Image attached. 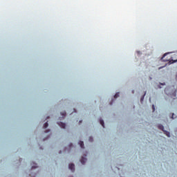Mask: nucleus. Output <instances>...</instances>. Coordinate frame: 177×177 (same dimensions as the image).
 Returning a JSON list of instances; mask_svg holds the SVG:
<instances>
[{
    "label": "nucleus",
    "mask_w": 177,
    "mask_h": 177,
    "mask_svg": "<svg viewBox=\"0 0 177 177\" xmlns=\"http://www.w3.org/2000/svg\"><path fill=\"white\" fill-rule=\"evenodd\" d=\"M167 55H168V53L164 54L163 56L161 57V60H162L163 62H169V64L176 63L177 59L174 60V59H164Z\"/></svg>",
    "instance_id": "obj_1"
},
{
    "label": "nucleus",
    "mask_w": 177,
    "mask_h": 177,
    "mask_svg": "<svg viewBox=\"0 0 177 177\" xmlns=\"http://www.w3.org/2000/svg\"><path fill=\"white\" fill-rule=\"evenodd\" d=\"M68 168L73 172H74L75 171V165H74V164H73V163L69 164Z\"/></svg>",
    "instance_id": "obj_2"
},
{
    "label": "nucleus",
    "mask_w": 177,
    "mask_h": 177,
    "mask_svg": "<svg viewBox=\"0 0 177 177\" xmlns=\"http://www.w3.org/2000/svg\"><path fill=\"white\" fill-rule=\"evenodd\" d=\"M86 155H85L84 156H82L81 160H80V162L83 165L86 162Z\"/></svg>",
    "instance_id": "obj_3"
},
{
    "label": "nucleus",
    "mask_w": 177,
    "mask_h": 177,
    "mask_svg": "<svg viewBox=\"0 0 177 177\" xmlns=\"http://www.w3.org/2000/svg\"><path fill=\"white\" fill-rule=\"evenodd\" d=\"M58 125H59V127H60L61 128H63L64 129L66 128V123H63V122H59L58 123Z\"/></svg>",
    "instance_id": "obj_4"
},
{
    "label": "nucleus",
    "mask_w": 177,
    "mask_h": 177,
    "mask_svg": "<svg viewBox=\"0 0 177 177\" xmlns=\"http://www.w3.org/2000/svg\"><path fill=\"white\" fill-rule=\"evenodd\" d=\"M165 135H166L168 138H170L171 136V133H169V131H167L165 130L163 131Z\"/></svg>",
    "instance_id": "obj_5"
},
{
    "label": "nucleus",
    "mask_w": 177,
    "mask_h": 177,
    "mask_svg": "<svg viewBox=\"0 0 177 177\" xmlns=\"http://www.w3.org/2000/svg\"><path fill=\"white\" fill-rule=\"evenodd\" d=\"M78 143H79L81 149H85V147L84 146V142L82 141H79Z\"/></svg>",
    "instance_id": "obj_6"
},
{
    "label": "nucleus",
    "mask_w": 177,
    "mask_h": 177,
    "mask_svg": "<svg viewBox=\"0 0 177 177\" xmlns=\"http://www.w3.org/2000/svg\"><path fill=\"white\" fill-rule=\"evenodd\" d=\"M176 96V90H175V91L172 93L171 97H173V99H175Z\"/></svg>",
    "instance_id": "obj_7"
},
{
    "label": "nucleus",
    "mask_w": 177,
    "mask_h": 177,
    "mask_svg": "<svg viewBox=\"0 0 177 177\" xmlns=\"http://www.w3.org/2000/svg\"><path fill=\"white\" fill-rule=\"evenodd\" d=\"M100 123L102 125V127H103V128H104V121H103V120H100Z\"/></svg>",
    "instance_id": "obj_8"
},
{
    "label": "nucleus",
    "mask_w": 177,
    "mask_h": 177,
    "mask_svg": "<svg viewBox=\"0 0 177 177\" xmlns=\"http://www.w3.org/2000/svg\"><path fill=\"white\" fill-rule=\"evenodd\" d=\"M158 127L159 129H161V131H164V126H162V124H158Z\"/></svg>",
    "instance_id": "obj_9"
},
{
    "label": "nucleus",
    "mask_w": 177,
    "mask_h": 177,
    "mask_svg": "<svg viewBox=\"0 0 177 177\" xmlns=\"http://www.w3.org/2000/svg\"><path fill=\"white\" fill-rule=\"evenodd\" d=\"M120 97V93H116L114 95L115 99H117V97Z\"/></svg>",
    "instance_id": "obj_10"
},
{
    "label": "nucleus",
    "mask_w": 177,
    "mask_h": 177,
    "mask_svg": "<svg viewBox=\"0 0 177 177\" xmlns=\"http://www.w3.org/2000/svg\"><path fill=\"white\" fill-rule=\"evenodd\" d=\"M66 111H63L61 113V115H62L63 118H64V117H66Z\"/></svg>",
    "instance_id": "obj_11"
},
{
    "label": "nucleus",
    "mask_w": 177,
    "mask_h": 177,
    "mask_svg": "<svg viewBox=\"0 0 177 177\" xmlns=\"http://www.w3.org/2000/svg\"><path fill=\"white\" fill-rule=\"evenodd\" d=\"M48 125H49V124H48V122H46V123L44 124V129H46V127H48Z\"/></svg>",
    "instance_id": "obj_12"
},
{
    "label": "nucleus",
    "mask_w": 177,
    "mask_h": 177,
    "mask_svg": "<svg viewBox=\"0 0 177 177\" xmlns=\"http://www.w3.org/2000/svg\"><path fill=\"white\" fill-rule=\"evenodd\" d=\"M152 110L153 112L156 111V106H154V104L152 105Z\"/></svg>",
    "instance_id": "obj_13"
},
{
    "label": "nucleus",
    "mask_w": 177,
    "mask_h": 177,
    "mask_svg": "<svg viewBox=\"0 0 177 177\" xmlns=\"http://www.w3.org/2000/svg\"><path fill=\"white\" fill-rule=\"evenodd\" d=\"M88 140H89V142H93V137H90L88 138Z\"/></svg>",
    "instance_id": "obj_14"
},
{
    "label": "nucleus",
    "mask_w": 177,
    "mask_h": 177,
    "mask_svg": "<svg viewBox=\"0 0 177 177\" xmlns=\"http://www.w3.org/2000/svg\"><path fill=\"white\" fill-rule=\"evenodd\" d=\"M38 166H37V164H35V165L32 166V168L34 169V168H37Z\"/></svg>",
    "instance_id": "obj_15"
},
{
    "label": "nucleus",
    "mask_w": 177,
    "mask_h": 177,
    "mask_svg": "<svg viewBox=\"0 0 177 177\" xmlns=\"http://www.w3.org/2000/svg\"><path fill=\"white\" fill-rule=\"evenodd\" d=\"M145 99V96H143L142 97H141V102H143V100Z\"/></svg>",
    "instance_id": "obj_16"
},
{
    "label": "nucleus",
    "mask_w": 177,
    "mask_h": 177,
    "mask_svg": "<svg viewBox=\"0 0 177 177\" xmlns=\"http://www.w3.org/2000/svg\"><path fill=\"white\" fill-rule=\"evenodd\" d=\"M174 115H175V114H172V116H171V118L174 120V118H174Z\"/></svg>",
    "instance_id": "obj_17"
},
{
    "label": "nucleus",
    "mask_w": 177,
    "mask_h": 177,
    "mask_svg": "<svg viewBox=\"0 0 177 177\" xmlns=\"http://www.w3.org/2000/svg\"><path fill=\"white\" fill-rule=\"evenodd\" d=\"M167 91H168V88H165V92H167Z\"/></svg>",
    "instance_id": "obj_18"
},
{
    "label": "nucleus",
    "mask_w": 177,
    "mask_h": 177,
    "mask_svg": "<svg viewBox=\"0 0 177 177\" xmlns=\"http://www.w3.org/2000/svg\"><path fill=\"white\" fill-rule=\"evenodd\" d=\"M69 147H73V144H70Z\"/></svg>",
    "instance_id": "obj_19"
},
{
    "label": "nucleus",
    "mask_w": 177,
    "mask_h": 177,
    "mask_svg": "<svg viewBox=\"0 0 177 177\" xmlns=\"http://www.w3.org/2000/svg\"><path fill=\"white\" fill-rule=\"evenodd\" d=\"M46 132H50V130H47Z\"/></svg>",
    "instance_id": "obj_20"
},
{
    "label": "nucleus",
    "mask_w": 177,
    "mask_h": 177,
    "mask_svg": "<svg viewBox=\"0 0 177 177\" xmlns=\"http://www.w3.org/2000/svg\"><path fill=\"white\" fill-rule=\"evenodd\" d=\"M161 85H165V83L161 84Z\"/></svg>",
    "instance_id": "obj_21"
},
{
    "label": "nucleus",
    "mask_w": 177,
    "mask_h": 177,
    "mask_svg": "<svg viewBox=\"0 0 177 177\" xmlns=\"http://www.w3.org/2000/svg\"><path fill=\"white\" fill-rule=\"evenodd\" d=\"M81 122H82V120L80 121V123L81 124Z\"/></svg>",
    "instance_id": "obj_22"
}]
</instances>
